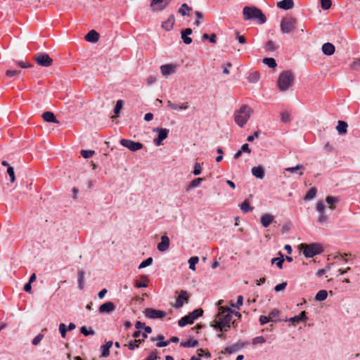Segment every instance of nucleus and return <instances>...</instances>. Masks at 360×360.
Segmentation results:
<instances>
[{
	"label": "nucleus",
	"instance_id": "52",
	"mask_svg": "<svg viewBox=\"0 0 360 360\" xmlns=\"http://www.w3.org/2000/svg\"><path fill=\"white\" fill-rule=\"evenodd\" d=\"M321 6L323 10H328L330 8L332 2L331 0H320Z\"/></svg>",
	"mask_w": 360,
	"mask_h": 360
},
{
	"label": "nucleus",
	"instance_id": "53",
	"mask_svg": "<svg viewBox=\"0 0 360 360\" xmlns=\"http://www.w3.org/2000/svg\"><path fill=\"white\" fill-rule=\"evenodd\" d=\"M124 101L122 100H118L116 102L115 107L114 108V112L115 114L117 115L119 114L120 110L122 108Z\"/></svg>",
	"mask_w": 360,
	"mask_h": 360
},
{
	"label": "nucleus",
	"instance_id": "9",
	"mask_svg": "<svg viewBox=\"0 0 360 360\" xmlns=\"http://www.w3.org/2000/svg\"><path fill=\"white\" fill-rule=\"evenodd\" d=\"M153 131L158 134V137L153 140V142L156 146H159L162 145V141L167 138L169 130L165 128L158 127L153 129Z\"/></svg>",
	"mask_w": 360,
	"mask_h": 360
},
{
	"label": "nucleus",
	"instance_id": "30",
	"mask_svg": "<svg viewBox=\"0 0 360 360\" xmlns=\"http://www.w3.org/2000/svg\"><path fill=\"white\" fill-rule=\"evenodd\" d=\"M143 342V339L140 340L135 338L134 340H131L128 344L124 345V346L127 347L130 350H134L135 348L139 347V345Z\"/></svg>",
	"mask_w": 360,
	"mask_h": 360
},
{
	"label": "nucleus",
	"instance_id": "27",
	"mask_svg": "<svg viewBox=\"0 0 360 360\" xmlns=\"http://www.w3.org/2000/svg\"><path fill=\"white\" fill-rule=\"evenodd\" d=\"M252 173L257 179H262L264 177V169L262 166L252 167Z\"/></svg>",
	"mask_w": 360,
	"mask_h": 360
},
{
	"label": "nucleus",
	"instance_id": "15",
	"mask_svg": "<svg viewBox=\"0 0 360 360\" xmlns=\"http://www.w3.org/2000/svg\"><path fill=\"white\" fill-rule=\"evenodd\" d=\"M169 247V238L167 235L161 237V242L158 244L157 248L160 252H165Z\"/></svg>",
	"mask_w": 360,
	"mask_h": 360
},
{
	"label": "nucleus",
	"instance_id": "36",
	"mask_svg": "<svg viewBox=\"0 0 360 360\" xmlns=\"http://www.w3.org/2000/svg\"><path fill=\"white\" fill-rule=\"evenodd\" d=\"M317 193V190L315 187H312L311 188L307 193L306 194L305 197H304V200H312L315 196H316V194Z\"/></svg>",
	"mask_w": 360,
	"mask_h": 360
},
{
	"label": "nucleus",
	"instance_id": "45",
	"mask_svg": "<svg viewBox=\"0 0 360 360\" xmlns=\"http://www.w3.org/2000/svg\"><path fill=\"white\" fill-rule=\"evenodd\" d=\"M202 39H208L210 43L215 44L217 42V36L215 34H204L202 37Z\"/></svg>",
	"mask_w": 360,
	"mask_h": 360
},
{
	"label": "nucleus",
	"instance_id": "43",
	"mask_svg": "<svg viewBox=\"0 0 360 360\" xmlns=\"http://www.w3.org/2000/svg\"><path fill=\"white\" fill-rule=\"evenodd\" d=\"M80 332L84 335V336H88V335H95V331L92 329V328H87L85 326H82L80 328Z\"/></svg>",
	"mask_w": 360,
	"mask_h": 360
},
{
	"label": "nucleus",
	"instance_id": "40",
	"mask_svg": "<svg viewBox=\"0 0 360 360\" xmlns=\"http://www.w3.org/2000/svg\"><path fill=\"white\" fill-rule=\"evenodd\" d=\"M199 258L197 256L191 257L188 259L189 269L194 271L195 269V264L198 262Z\"/></svg>",
	"mask_w": 360,
	"mask_h": 360
},
{
	"label": "nucleus",
	"instance_id": "18",
	"mask_svg": "<svg viewBox=\"0 0 360 360\" xmlns=\"http://www.w3.org/2000/svg\"><path fill=\"white\" fill-rule=\"evenodd\" d=\"M176 65L173 64L163 65L160 67L162 74L164 76H168L173 74L176 70Z\"/></svg>",
	"mask_w": 360,
	"mask_h": 360
},
{
	"label": "nucleus",
	"instance_id": "32",
	"mask_svg": "<svg viewBox=\"0 0 360 360\" xmlns=\"http://www.w3.org/2000/svg\"><path fill=\"white\" fill-rule=\"evenodd\" d=\"M199 342L197 340L189 339L186 342H181V347H195L198 345Z\"/></svg>",
	"mask_w": 360,
	"mask_h": 360
},
{
	"label": "nucleus",
	"instance_id": "42",
	"mask_svg": "<svg viewBox=\"0 0 360 360\" xmlns=\"http://www.w3.org/2000/svg\"><path fill=\"white\" fill-rule=\"evenodd\" d=\"M264 48L268 51H274L277 49V46L274 41L269 40L266 43Z\"/></svg>",
	"mask_w": 360,
	"mask_h": 360
},
{
	"label": "nucleus",
	"instance_id": "56",
	"mask_svg": "<svg viewBox=\"0 0 360 360\" xmlns=\"http://www.w3.org/2000/svg\"><path fill=\"white\" fill-rule=\"evenodd\" d=\"M68 329L65 323H60L59 325V332L62 336V338H65Z\"/></svg>",
	"mask_w": 360,
	"mask_h": 360
},
{
	"label": "nucleus",
	"instance_id": "13",
	"mask_svg": "<svg viewBox=\"0 0 360 360\" xmlns=\"http://www.w3.org/2000/svg\"><path fill=\"white\" fill-rule=\"evenodd\" d=\"M115 305L112 302H107L99 307L98 311L100 314H110L114 311Z\"/></svg>",
	"mask_w": 360,
	"mask_h": 360
},
{
	"label": "nucleus",
	"instance_id": "38",
	"mask_svg": "<svg viewBox=\"0 0 360 360\" xmlns=\"http://www.w3.org/2000/svg\"><path fill=\"white\" fill-rule=\"evenodd\" d=\"M262 62L271 68H274L277 65L275 59L273 58H264Z\"/></svg>",
	"mask_w": 360,
	"mask_h": 360
},
{
	"label": "nucleus",
	"instance_id": "7",
	"mask_svg": "<svg viewBox=\"0 0 360 360\" xmlns=\"http://www.w3.org/2000/svg\"><path fill=\"white\" fill-rule=\"evenodd\" d=\"M203 314L202 309H197L189 313L188 315L182 317L179 321L178 324L180 327H184L187 324H191L198 317L201 316Z\"/></svg>",
	"mask_w": 360,
	"mask_h": 360
},
{
	"label": "nucleus",
	"instance_id": "46",
	"mask_svg": "<svg viewBox=\"0 0 360 360\" xmlns=\"http://www.w3.org/2000/svg\"><path fill=\"white\" fill-rule=\"evenodd\" d=\"M153 261V259L151 257L147 258L140 264V265L139 266V269H141L150 266V264H152Z\"/></svg>",
	"mask_w": 360,
	"mask_h": 360
},
{
	"label": "nucleus",
	"instance_id": "47",
	"mask_svg": "<svg viewBox=\"0 0 360 360\" xmlns=\"http://www.w3.org/2000/svg\"><path fill=\"white\" fill-rule=\"evenodd\" d=\"M198 356L200 357H206L207 359L211 358V354L203 349H199L197 350Z\"/></svg>",
	"mask_w": 360,
	"mask_h": 360
},
{
	"label": "nucleus",
	"instance_id": "41",
	"mask_svg": "<svg viewBox=\"0 0 360 360\" xmlns=\"http://www.w3.org/2000/svg\"><path fill=\"white\" fill-rule=\"evenodd\" d=\"M259 79V74L257 72H252L249 75L248 79L250 83H256Z\"/></svg>",
	"mask_w": 360,
	"mask_h": 360
},
{
	"label": "nucleus",
	"instance_id": "24",
	"mask_svg": "<svg viewBox=\"0 0 360 360\" xmlns=\"http://www.w3.org/2000/svg\"><path fill=\"white\" fill-rule=\"evenodd\" d=\"M277 6L283 10H289L294 7L293 0H282L277 3Z\"/></svg>",
	"mask_w": 360,
	"mask_h": 360
},
{
	"label": "nucleus",
	"instance_id": "23",
	"mask_svg": "<svg viewBox=\"0 0 360 360\" xmlns=\"http://www.w3.org/2000/svg\"><path fill=\"white\" fill-rule=\"evenodd\" d=\"M174 22V16L172 14L169 16L168 19L166 21L162 23V27L167 31H169L172 30Z\"/></svg>",
	"mask_w": 360,
	"mask_h": 360
},
{
	"label": "nucleus",
	"instance_id": "12",
	"mask_svg": "<svg viewBox=\"0 0 360 360\" xmlns=\"http://www.w3.org/2000/svg\"><path fill=\"white\" fill-rule=\"evenodd\" d=\"M189 295L186 290H181L180 294L176 298V303L174 307L176 309H179L183 307L184 303H188Z\"/></svg>",
	"mask_w": 360,
	"mask_h": 360
},
{
	"label": "nucleus",
	"instance_id": "28",
	"mask_svg": "<svg viewBox=\"0 0 360 360\" xmlns=\"http://www.w3.org/2000/svg\"><path fill=\"white\" fill-rule=\"evenodd\" d=\"M307 319L306 312L303 311L299 315L291 317L289 321L292 323H297L300 321H305Z\"/></svg>",
	"mask_w": 360,
	"mask_h": 360
},
{
	"label": "nucleus",
	"instance_id": "60",
	"mask_svg": "<svg viewBox=\"0 0 360 360\" xmlns=\"http://www.w3.org/2000/svg\"><path fill=\"white\" fill-rule=\"evenodd\" d=\"M195 14L196 15L197 20L194 22V25L195 26L198 27L200 24V20L203 18V14H202V13H201L200 11H195Z\"/></svg>",
	"mask_w": 360,
	"mask_h": 360
},
{
	"label": "nucleus",
	"instance_id": "4",
	"mask_svg": "<svg viewBox=\"0 0 360 360\" xmlns=\"http://www.w3.org/2000/svg\"><path fill=\"white\" fill-rule=\"evenodd\" d=\"M233 310L230 308L220 307L218 314L212 321H217L220 324L232 323L233 327H236V321H233V316L231 314Z\"/></svg>",
	"mask_w": 360,
	"mask_h": 360
},
{
	"label": "nucleus",
	"instance_id": "2",
	"mask_svg": "<svg viewBox=\"0 0 360 360\" xmlns=\"http://www.w3.org/2000/svg\"><path fill=\"white\" fill-rule=\"evenodd\" d=\"M253 113V110L248 105H243L234 112V120L236 123L240 127H243L250 119Z\"/></svg>",
	"mask_w": 360,
	"mask_h": 360
},
{
	"label": "nucleus",
	"instance_id": "35",
	"mask_svg": "<svg viewBox=\"0 0 360 360\" xmlns=\"http://www.w3.org/2000/svg\"><path fill=\"white\" fill-rule=\"evenodd\" d=\"M203 180H204L203 178H196V179H194L188 184V188H187V191H188V190H190L191 188H193L198 187Z\"/></svg>",
	"mask_w": 360,
	"mask_h": 360
},
{
	"label": "nucleus",
	"instance_id": "57",
	"mask_svg": "<svg viewBox=\"0 0 360 360\" xmlns=\"http://www.w3.org/2000/svg\"><path fill=\"white\" fill-rule=\"evenodd\" d=\"M20 72H21V71H20V70H8L6 71V76L7 77H12L18 75L19 74H20Z\"/></svg>",
	"mask_w": 360,
	"mask_h": 360
},
{
	"label": "nucleus",
	"instance_id": "16",
	"mask_svg": "<svg viewBox=\"0 0 360 360\" xmlns=\"http://www.w3.org/2000/svg\"><path fill=\"white\" fill-rule=\"evenodd\" d=\"M274 219V215L269 213H266L261 217L260 222L263 227L267 228L273 222Z\"/></svg>",
	"mask_w": 360,
	"mask_h": 360
},
{
	"label": "nucleus",
	"instance_id": "20",
	"mask_svg": "<svg viewBox=\"0 0 360 360\" xmlns=\"http://www.w3.org/2000/svg\"><path fill=\"white\" fill-rule=\"evenodd\" d=\"M165 337L163 335H158L157 337H152L150 338L151 342H155L158 340V342L156 344V346L158 347H167L170 341H164Z\"/></svg>",
	"mask_w": 360,
	"mask_h": 360
},
{
	"label": "nucleus",
	"instance_id": "1",
	"mask_svg": "<svg viewBox=\"0 0 360 360\" xmlns=\"http://www.w3.org/2000/svg\"><path fill=\"white\" fill-rule=\"evenodd\" d=\"M244 20H257L258 24H264L266 21L262 10L255 6H245L243 9Z\"/></svg>",
	"mask_w": 360,
	"mask_h": 360
},
{
	"label": "nucleus",
	"instance_id": "44",
	"mask_svg": "<svg viewBox=\"0 0 360 360\" xmlns=\"http://www.w3.org/2000/svg\"><path fill=\"white\" fill-rule=\"evenodd\" d=\"M326 201L328 204L330 205V208L331 210L335 209V206L333 205V203H335L338 202V198L333 197V196H327L326 198Z\"/></svg>",
	"mask_w": 360,
	"mask_h": 360
},
{
	"label": "nucleus",
	"instance_id": "34",
	"mask_svg": "<svg viewBox=\"0 0 360 360\" xmlns=\"http://www.w3.org/2000/svg\"><path fill=\"white\" fill-rule=\"evenodd\" d=\"M328 297V292L326 290H319L316 296H315V300L316 301H323L325 300Z\"/></svg>",
	"mask_w": 360,
	"mask_h": 360
},
{
	"label": "nucleus",
	"instance_id": "11",
	"mask_svg": "<svg viewBox=\"0 0 360 360\" xmlns=\"http://www.w3.org/2000/svg\"><path fill=\"white\" fill-rule=\"evenodd\" d=\"M144 314L147 318L155 319L164 318L166 316V312L153 308H147L144 311Z\"/></svg>",
	"mask_w": 360,
	"mask_h": 360
},
{
	"label": "nucleus",
	"instance_id": "5",
	"mask_svg": "<svg viewBox=\"0 0 360 360\" xmlns=\"http://www.w3.org/2000/svg\"><path fill=\"white\" fill-rule=\"evenodd\" d=\"M297 21L292 16L283 18L281 21V31L283 34H290L294 32L296 28Z\"/></svg>",
	"mask_w": 360,
	"mask_h": 360
},
{
	"label": "nucleus",
	"instance_id": "19",
	"mask_svg": "<svg viewBox=\"0 0 360 360\" xmlns=\"http://www.w3.org/2000/svg\"><path fill=\"white\" fill-rule=\"evenodd\" d=\"M193 33L191 28H186L181 32V39L184 44H190L192 43V39L189 37Z\"/></svg>",
	"mask_w": 360,
	"mask_h": 360
},
{
	"label": "nucleus",
	"instance_id": "51",
	"mask_svg": "<svg viewBox=\"0 0 360 360\" xmlns=\"http://www.w3.org/2000/svg\"><path fill=\"white\" fill-rule=\"evenodd\" d=\"M270 321H275V320L272 319L271 316H266L264 315H262L259 317V322L262 325L266 324Z\"/></svg>",
	"mask_w": 360,
	"mask_h": 360
},
{
	"label": "nucleus",
	"instance_id": "64",
	"mask_svg": "<svg viewBox=\"0 0 360 360\" xmlns=\"http://www.w3.org/2000/svg\"><path fill=\"white\" fill-rule=\"evenodd\" d=\"M319 217L318 219V222L321 223V224H323L325 222H326L327 219H328V217L325 214L324 212H319Z\"/></svg>",
	"mask_w": 360,
	"mask_h": 360
},
{
	"label": "nucleus",
	"instance_id": "49",
	"mask_svg": "<svg viewBox=\"0 0 360 360\" xmlns=\"http://www.w3.org/2000/svg\"><path fill=\"white\" fill-rule=\"evenodd\" d=\"M304 169V166L302 165L298 164L295 167H287L285 169V171L293 173L297 170Z\"/></svg>",
	"mask_w": 360,
	"mask_h": 360
},
{
	"label": "nucleus",
	"instance_id": "58",
	"mask_svg": "<svg viewBox=\"0 0 360 360\" xmlns=\"http://www.w3.org/2000/svg\"><path fill=\"white\" fill-rule=\"evenodd\" d=\"M266 342V340L262 336H257L252 340L253 345L263 344Z\"/></svg>",
	"mask_w": 360,
	"mask_h": 360
},
{
	"label": "nucleus",
	"instance_id": "50",
	"mask_svg": "<svg viewBox=\"0 0 360 360\" xmlns=\"http://www.w3.org/2000/svg\"><path fill=\"white\" fill-rule=\"evenodd\" d=\"M94 150H82L81 151V155L84 158H89L92 157L94 155Z\"/></svg>",
	"mask_w": 360,
	"mask_h": 360
},
{
	"label": "nucleus",
	"instance_id": "59",
	"mask_svg": "<svg viewBox=\"0 0 360 360\" xmlns=\"http://www.w3.org/2000/svg\"><path fill=\"white\" fill-rule=\"evenodd\" d=\"M281 121L285 122V123L289 122L290 120V114L287 111L283 112L281 114Z\"/></svg>",
	"mask_w": 360,
	"mask_h": 360
},
{
	"label": "nucleus",
	"instance_id": "33",
	"mask_svg": "<svg viewBox=\"0 0 360 360\" xmlns=\"http://www.w3.org/2000/svg\"><path fill=\"white\" fill-rule=\"evenodd\" d=\"M192 10V8L188 6L187 4L184 3L181 4V7L179 8L178 12L180 13L182 16H189L190 14L187 13L186 11H190Z\"/></svg>",
	"mask_w": 360,
	"mask_h": 360
},
{
	"label": "nucleus",
	"instance_id": "17",
	"mask_svg": "<svg viewBox=\"0 0 360 360\" xmlns=\"http://www.w3.org/2000/svg\"><path fill=\"white\" fill-rule=\"evenodd\" d=\"M231 324L232 323L220 324L217 321H212L210 323V326L220 332H227L228 330H230Z\"/></svg>",
	"mask_w": 360,
	"mask_h": 360
},
{
	"label": "nucleus",
	"instance_id": "63",
	"mask_svg": "<svg viewBox=\"0 0 360 360\" xmlns=\"http://www.w3.org/2000/svg\"><path fill=\"white\" fill-rule=\"evenodd\" d=\"M287 286V283L286 282H283L280 284H278L275 286L274 288V290L276 292H280L281 290H283Z\"/></svg>",
	"mask_w": 360,
	"mask_h": 360
},
{
	"label": "nucleus",
	"instance_id": "54",
	"mask_svg": "<svg viewBox=\"0 0 360 360\" xmlns=\"http://www.w3.org/2000/svg\"><path fill=\"white\" fill-rule=\"evenodd\" d=\"M101 349L102 351L101 357L105 358L108 357L110 355V349L108 348V347H105V345H101Z\"/></svg>",
	"mask_w": 360,
	"mask_h": 360
},
{
	"label": "nucleus",
	"instance_id": "31",
	"mask_svg": "<svg viewBox=\"0 0 360 360\" xmlns=\"http://www.w3.org/2000/svg\"><path fill=\"white\" fill-rule=\"evenodd\" d=\"M280 257H274L271 259V264H276L277 267L280 269L283 268V262L285 260L283 255L279 252Z\"/></svg>",
	"mask_w": 360,
	"mask_h": 360
},
{
	"label": "nucleus",
	"instance_id": "22",
	"mask_svg": "<svg viewBox=\"0 0 360 360\" xmlns=\"http://www.w3.org/2000/svg\"><path fill=\"white\" fill-rule=\"evenodd\" d=\"M167 106L174 110H186L188 108V103L185 102L179 105L172 103L170 101H167Z\"/></svg>",
	"mask_w": 360,
	"mask_h": 360
},
{
	"label": "nucleus",
	"instance_id": "6",
	"mask_svg": "<svg viewBox=\"0 0 360 360\" xmlns=\"http://www.w3.org/2000/svg\"><path fill=\"white\" fill-rule=\"evenodd\" d=\"M303 254L306 257H313L323 252L322 246L319 243L302 244Z\"/></svg>",
	"mask_w": 360,
	"mask_h": 360
},
{
	"label": "nucleus",
	"instance_id": "48",
	"mask_svg": "<svg viewBox=\"0 0 360 360\" xmlns=\"http://www.w3.org/2000/svg\"><path fill=\"white\" fill-rule=\"evenodd\" d=\"M7 173L10 177V181L13 183L15 181V175L14 172V169L11 166H8L7 168Z\"/></svg>",
	"mask_w": 360,
	"mask_h": 360
},
{
	"label": "nucleus",
	"instance_id": "21",
	"mask_svg": "<svg viewBox=\"0 0 360 360\" xmlns=\"http://www.w3.org/2000/svg\"><path fill=\"white\" fill-rule=\"evenodd\" d=\"M84 39L89 42L95 43L99 39V34L96 31L92 30L85 35Z\"/></svg>",
	"mask_w": 360,
	"mask_h": 360
},
{
	"label": "nucleus",
	"instance_id": "62",
	"mask_svg": "<svg viewBox=\"0 0 360 360\" xmlns=\"http://www.w3.org/2000/svg\"><path fill=\"white\" fill-rule=\"evenodd\" d=\"M44 335L39 333L38 334L32 341L33 345H37L41 340L43 339Z\"/></svg>",
	"mask_w": 360,
	"mask_h": 360
},
{
	"label": "nucleus",
	"instance_id": "37",
	"mask_svg": "<svg viewBox=\"0 0 360 360\" xmlns=\"http://www.w3.org/2000/svg\"><path fill=\"white\" fill-rule=\"evenodd\" d=\"M78 288L80 290H82L84 288V271L83 270L78 271Z\"/></svg>",
	"mask_w": 360,
	"mask_h": 360
},
{
	"label": "nucleus",
	"instance_id": "25",
	"mask_svg": "<svg viewBox=\"0 0 360 360\" xmlns=\"http://www.w3.org/2000/svg\"><path fill=\"white\" fill-rule=\"evenodd\" d=\"M321 49L323 53L326 56H331L335 52V46L330 42L323 44Z\"/></svg>",
	"mask_w": 360,
	"mask_h": 360
},
{
	"label": "nucleus",
	"instance_id": "61",
	"mask_svg": "<svg viewBox=\"0 0 360 360\" xmlns=\"http://www.w3.org/2000/svg\"><path fill=\"white\" fill-rule=\"evenodd\" d=\"M237 345H231L225 348V352L228 354H232L238 351Z\"/></svg>",
	"mask_w": 360,
	"mask_h": 360
},
{
	"label": "nucleus",
	"instance_id": "29",
	"mask_svg": "<svg viewBox=\"0 0 360 360\" xmlns=\"http://www.w3.org/2000/svg\"><path fill=\"white\" fill-rule=\"evenodd\" d=\"M348 124L345 121H338V126L336 127V129L340 134H345L347 131Z\"/></svg>",
	"mask_w": 360,
	"mask_h": 360
},
{
	"label": "nucleus",
	"instance_id": "10",
	"mask_svg": "<svg viewBox=\"0 0 360 360\" xmlns=\"http://www.w3.org/2000/svg\"><path fill=\"white\" fill-rule=\"evenodd\" d=\"M120 144L127 148L131 151H137L143 148V144L140 142H134L130 139H122L120 140Z\"/></svg>",
	"mask_w": 360,
	"mask_h": 360
},
{
	"label": "nucleus",
	"instance_id": "8",
	"mask_svg": "<svg viewBox=\"0 0 360 360\" xmlns=\"http://www.w3.org/2000/svg\"><path fill=\"white\" fill-rule=\"evenodd\" d=\"M36 63L43 67H49L53 63L52 58L45 53H38L34 56Z\"/></svg>",
	"mask_w": 360,
	"mask_h": 360
},
{
	"label": "nucleus",
	"instance_id": "26",
	"mask_svg": "<svg viewBox=\"0 0 360 360\" xmlns=\"http://www.w3.org/2000/svg\"><path fill=\"white\" fill-rule=\"evenodd\" d=\"M42 117L45 122H53L59 124L60 122L56 118L54 114L52 112L46 111L42 114Z\"/></svg>",
	"mask_w": 360,
	"mask_h": 360
},
{
	"label": "nucleus",
	"instance_id": "39",
	"mask_svg": "<svg viewBox=\"0 0 360 360\" xmlns=\"http://www.w3.org/2000/svg\"><path fill=\"white\" fill-rule=\"evenodd\" d=\"M240 209L241 210L246 213L249 211H252L254 208L252 207H250V202L248 200H245L241 205H240Z\"/></svg>",
	"mask_w": 360,
	"mask_h": 360
},
{
	"label": "nucleus",
	"instance_id": "3",
	"mask_svg": "<svg viewBox=\"0 0 360 360\" xmlns=\"http://www.w3.org/2000/svg\"><path fill=\"white\" fill-rule=\"evenodd\" d=\"M294 81L293 74L291 71L282 72L278 79L277 85L280 91H285L292 84Z\"/></svg>",
	"mask_w": 360,
	"mask_h": 360
},
{
	"label": "nucleus",
	"instance_id": "14",
	"mask_svg": "<svg viewBox=\"0 0 360 360\" xmlns=\"http://www.w3.org/2000/svg\"><path fill=\"white\" fill-rule=\"evenodd\" d=\"M168 5L165 0H152L150 7L153 11H161L164 10Z\"/></svg>",
	"mask_w": 360,
	"mask_h": 360
},
{
	"label": "nucleus",
	"instance_id": "55",
	"mask_svg": "<svg viewBox=\"0 0 360 360\" xmlns=\"http://www.w3.org/2000/svg\"><path fill=\"white\" fill-rule=\"evenodd\" d=\"M202 171V167L200 163L195 162L194 164V168L193 171V174L195 176L200 174Z\"/></svg>",
	"mask_w": 360,
	"mask_h": 360
}]
</instances>
